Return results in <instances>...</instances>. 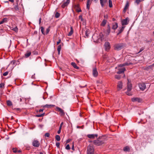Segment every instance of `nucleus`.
Returning <instances> with one entry per match:
<instances>
[{
    "mask_svg": "<svg viewBox=\"0 0 154 154\" xmlns=\"http://www.w3.org/2000/svg\"><path fill=\"white\" fill-rule=\"evenodd\" d=\"M131 64V63L126 62L118 65V67L116 68V69L117 68L118 70H119V71L117 72V73L119 74L124 73L126 69L125 68L122 67L124 66H128Z\"/></svg>",
    "mask_w": 154,
    "mask_h": 154,
    "instance_id": "nucleus-1",
    "label": "nucleus"
},
{
    "mask_svg": "<svg viewBox=\"0 0 154 154\" xmlns=\"http://www.w3.org/2000/svg\"><path fill=\"white\" fill-rule=\"evenodd\" d=\"M92 39L94 42L100 43L103 39V35L102 33H100L99 35L94 34L92 36Z\"/></svg>",
    "mask_w": 154,
    "mask_h": 154,
    "instance_id": "nucleus-2",
    "label": "nucleus"
},
{
    "mask_svg": "<svg viewBox=\"0 0 154 154\" xmlns=\"http://www.w3.org/2000/svg\"><path fill=\"white\" fill-rule=\"evenodd\" d=\"M103 138V137H99L97 140H94L93 143L94 144L97 146L101 145L105 142V140Z\"/></svg>",
    "mask_w": 154,
    "mask_h": 154,
    "instance_id": "nucleus-3",
    "label": "nucleus"
},
{
    "mask_svg": "<svg viewBox=\"0 0 154 154\" xmlns=\"http://www.w3.org/2000/svg\"><path fill=\"white\" fill-rule=\"evenodd\" d=\"M94 146L92 144H90L87 147V154H94Z\"/></svg>",
    "mask_w": 154,
    "mask_h": 154,
    "instance_id": "nucleus-4",
    "label": "nucleus"
},
{
    "mask_svg": "<svg viewBox=\"0 0 154 154\" xmlns=\"http://www.w3.org/2000/svg\"><path fill=\"white\" fill-rule=\"evenodd\" d=\"M124 46L123 43H117L115 44L114 46V49L115 50L119 51L123 48Z\"/></svg>",
    "mask_w": 154,
    "mask_h": 154,
    "instance_id": "nucleus-5",
    "label": "nucleus"
},
{
    "mask_svg": "<svg viewBox=\"0 0 154 154\" xmlns=\"http://www.w3.org/2000/svg\"><path fill=\"white\" fill-rule=\"evenodd\" d=\"M70 2V0H64L63 3L61 5L62 8H64L65 7L67 6Z\"/></svg>",
    "mask_w": 154,
    "mask_h": 154,
    "instance_id": "nucleus-6",
    "label": "nucleus"
},
{
    "mask_svg": "<svg viewBox=\"0 0 154 154\" xmlns=\"http://www.w3.org/2000/svg\"><path fill=\"white\" fill-rule=\"evenodd\" d=\"M105 50L106 51H108L110 48L111 47L110 43L109 42H106L104 44Z\"/></svg>",
    "mask_w": 154,
    "mask_h": 154,
    "instance_id": "nucleus-7",
    "label": "nucleus"
},
{
    "mask_svg": "<svg viewBox=\"0 0 154 154\" xmlns=\"http://www.w3.org/2000/svg\"><path fill=\"white\" fill-rule=\"evenodd\" d=\"M122 83L121 81H119L118 83V84L117 85V90L118 91H119L121 89H122Z\"/></svg>",
    "mask_w": 154,
    "mask_h": 154,
    "instance_id": "nucleus-8",
    "label": "nucleus"
},
{
    "mask_svg": "<svg viewBox=\"0 0 154 154\" xmlns=\"http://www.w3.org/2000/svg\"><path fill=\"white\" fill-rule=\"evenodd\" d=\"M146 85L144 83H141L139 84V87L140 90L143 91L146 88Z\"/></svg>",
    "mask_w": 154,
    "mask_h": 154,
    "instance_id": "nucleus-9",
    "label": "nucleus"
},
{
    "mask_svg": "<svg viewBox=\"0 0 154 154\" xmlns=\"http://www.w3.org/2000/svg\"><path fill=\"white\" fill-rule=\"evenodd\" d=\"M56 109L57 111L60 112V115L61 116H64L65 115V113L64 112L63 110L61 108L58 107H56Z\"/></svg>",
    "mask_w": 154,
    "mask_h": 154,
    "instance_id": "nucleus-10",
    "label": "nucleus"
},
{
    "mask_svg": "<svg viewBox=\"0 0 154 154\" xmlns=\"http://www.w3.org/2000/svg\"><path fill=\"white\" fill-rule=\"evenodd\" d=\"M128 18H126L125 19H123L122 21V25H126L128 24Z\"/></svg>",
    "mask_w": 154,
    "mask_h": 154,
    "instance_id": "nucleus-11",
    "label": "nucleus"
},
{
    "mask_svg": "<svg viewBox=\"0 0 154 154\" xmlns=\"http://www.w3.org/2000/svg\"><path fill=\"white\" fill-rule=\"evenodd\" d=\"M93 74L94 77H97L98 75V73L97 72V69L96 68H93Z\"/></svg>",
    "mask_w": 154,
    "mask_h": 154,
    "instance_id": "nucleus-12",
    "label": "nucleus"
},
{
    "mask_svg": "<svg viewBox=\"0 0 154 154\" xmlns=\"http://www.w3.org/2000/svg\"><path fill=\"white\" fill-rule=\"evenodd\" d=\"M98 136L97 134H89L87 135V137L89 138L94 139L95 137H97Z\"/></svg>",
    "mask_w": 154,
    "mask_h": 154,
    "instance_id": "nucleus-13",
    "label": "nucleus"
},
{
    "mask_svg": "<svg viewBox=\"0 0 154 154\" xmlns=\"http://www.w3.org/2000/svg\"><path fill=\"white\" fill-rule=\"evenodd\" d=\"M74 8L78 12H80L81 10L79 7V4L75 5H74Z\"/></svg>",
    "mask_w": 154,
    "mask_h": 154,
    "instance_id": "nucleus-14",
    "label": "nucleus"
},
{
    "mask_svg": "<svg viewBox=\"0 0 154 154\" xmlns=\"http://www.w3.org/2000/svg\"><path fill=\"white\" fill-rule=\"evenodd\" d=\"M131 100L133 102H140V98L138 97L133 98L131 99Z\"/></svg>",
    "mask_w": 154,
    "mask_h": 154,
    "instance_id": "nucleus-15",
    "label": "nucleus"
},
{
    "mask_svg": "<svg viewBox=\"0 0 154 154\" xmlns=\"http://www.w3.org/2000/svg\"><path fill=\"white\" fill-rule=\"evenodd\" d=\"M127 87L128 91H130L132 89V85L129 82V81H128V83Z\"/></svg>",
    "mask_w": 154,
    "mask_h": 154,
    "instance_id": "nucleus-16",
    "label": "nucleus"
},
{
    "mask_svg": "<svg viewBox=\"0 0 154 154\" xmlns=\"http://www.w3.org/2000/svg\"><path fill=\"white\" fill-rule=\"evenodd\" d=\"M100 4L102 7L104 6V4L107 2V0H100Z\"/></svg>",
    "mask_w": 154,
    "mask_h": 154,
    "instance_id": "nucleus-17",
    "label": "nucleus"
},
{
    "mask_svg": "<svg viewBox=\"0 0 154 154\" xmlns=\"http://www.w3.org/2000/svg\"><path fill=\"white\" fill-rule=\"evenodd\" d=\"M32 145L34 146L38 147V141L37 140L33 141L32 143Z\"/></svg>",
    "mask_w": 154,
    "mask_h": 154,
    "instance_id": "nucleus-18",
    "label": "nucleus"
},
{
    "mask_svg": "<svg viewBox=\"0 0 154 154\" xmlns=\"http://www.w3.org/2000/svg\"><path fill=\"white\" fill-rule=\"evenodd\" d=\"M106 32V33L107 35H108L110 33V28L109 25H108L107 26V29Z\"/></svg>",
    "mask_w": 154,
    "mask_h": 154,
    "instance_id": "nucleus-19",
    "label": "nucleus"
},
{
    "mask_svg": "<svg viewBox=\"0 0 154 154\" xmlns=\"http://www.w3.org/2000/svg\"><path fill=\"white\" fill-rule=\"evenodd\" d=\"M55 106L54 105H48L46 104V105H44L43 107H46L47 108H50L52 107H54Z\"/></svg>",
    "mask_w": 154,
    "mask_h": 154,
    "instance_id": "nucleus-20",
    "label": "nucleus"
},
{
    "mask_svg": "<svg viewBox=\"0 0 154 154\" xmlns=\"http://www.w3.org/2000/svg\"><path fill=\"white\" fill-rule=\"evenodd\" d=\"M71 64L75 68L77 69H79V67L77 66L76 64L75 63L72 62Z\"/></svg>",
    "mask_w": 154,
    "mask_h": 154,
    "instance_id": "nucleus-21",
    "label": "nucleus"
},
{
    "mask_svg": "<svg viewBox=\"0 0 154 154\" xmlns=\"http://www.w3.org/2000/svg\"><path fill=\"white\" fill-rule=\"evenodd\" d=\"M73 33V29L72 26L70 27V31L68 34V35L69 36H71Z\"/></svg>",
    "mask_w": 154,
    "mask_h": 154,
    "instance_id": "nucleus-22",
    "label": "nucleus"
},
{
    "mask_svg": "<svg viewBox=\"0 0 154 154\" xmlns=\"http://www.w3.org/2000/svg\"><path fill=\"white\" fill-rule=\"evenodd\" d=\"M118 27L117 23H115L112 25V29H116Z\"/></svg>",
    "mask_w": 154,
    "mask_h": 154,
    "instance_id": "nucleus-23",
    "label": "nucleus"
},
{
    "mask_svg": "<svg viewBox=\"0 0 154 154\" xmlns=\"http://www.w3.org/2000/svg\"><path fill=\"white\" fill-rule=\"evenodd\" d=\"M31 54V52L29 51H27V52L25 54V56L26 57H28Z\"/></svg>",
    "mask_w": 154,
    "mask_h": 154,
    "instance_id": "nucleus-24",
    "label": "nucleus"
},
{
    "mask_svg": "<svg viewBox=\"0 0 154 154\" xmlns=\"http://www.w3.org/2000/svg\"><path fill=\"white\" fill-rule=\"evenodd\" d=\"M106 20L104 19L101 24V26H104L106 23Z\"/></svg>",
    "mask_w": 154,
    "mask_h": 154,
    "instance_id": "nucleus-25",
    "label": "nucleus"
},
{
    "mask_svg": "<svg viewBox=\"0 0 154 154\" xmlns=\"http://www.w3.org/2000/svg\"><path fill=\"white\" fill-rule=\"evenodd\" d=\"M129 6V3L128 2H127L126 3L125 6V7L124 11H126V10L128 9Z\"/></svg>",
    "mask_w": 154,
    "mask_h": 154,
    "instance_id": "nucleus-26",
    "label": "nucleus"
},
{
    "mask_svg": "<svg viewBox=\"0 0 154 154\" xmlns=\"http://www.w3.org/2000/svg\"><path fill=\"white\" fill-rule=\"evenodd\" d=\"M130 149L128 146H126L124 147L123 148V150L124 151L127 152L129 151Z\"/></svg>",
    "mask_w": 154,
    "mask_h": 154,
    "instance_id": "nucleus-27",
    "label": "nucleus"
},
{
    "mask_svg": "<svg viewBox=\"0 0 154 154\" xmlns=\"http://www.w3.org/2000/svg\"><path fill=\"white\" fill-rule=\"evenodd\" d=\"M7 105L9 106H11L12 105L11 102L9 100L7 101Z\"/></svg>",
    "mask_w": 154,
    "mask_h": 154,
    "instance_id": "nucleus-28",
    "label": "nucleus"
},
{
    "mask_svg": "<svg viewBox=\"0 0 154 154\" xmlns=\"http://www.w3.org/2000/svg\"><path fill=\"white\" fill-rule=\"evenodd\" d=\"M61 45L60 44L58 45L57 47V51H58V54H59L60 53V51L61 49Z\"/></svg>",
    "mask_w": 154,
    "mask_h": 154,
    "instance_id": "nucleus-29",
    "label": "nucleus"
},
{
    "mask_svg": "<svg viewBox=\"0 0 154 154\" xmlns=\"http://www.w3.org/2000/svg\"><path fill=\"white\" fill-rule=\"evenodd\" d=\"M44 28L43 27H41V32L43 35H45V32L44 31Z\"/></svg>",
    "mask_w": 154,
    "mask_h": 154,
    "instance_id": "nucleus-30",
    "label": "nucleus"
},
{
    "mask_svg": "<svg viewBox=\"0 0 154 154\" xmlns=\"http://www.w3.org/2000/svg\"><path fill=\"white\" fill-rule=\"evenodd\" d=\"M109 5L110 8L112 7V4L111 0H109Z\"/></svg>",
    "mask_w": 154,
    "mask_h": 154,
    "instance_id": "nucleus-31",
    "label": "nucleus"
},
{
    "mask_svg": "<svg viewBox=\"0 0 154 154\" xmlns=\"http://www.w3.org/2000/svg\"><path fill=\"white\" fill-rule=\"evenodd\" d=\"M89 34V32L88 30H86L85 32V35L86 37L88 38V35Z\"/></svg>",
    "mask_w": 154,
    "mask_h": 154,
    "instance_id": "nucleus-32",
    "label": "nucleus"
},
{
    "mask_svg": "<svg viewBox=\"0 0 154 154\" xmlns=\"http://www.w3.org/2000/svg\"><path fill=\"white\" fill-rule=\"evenodd\" d=\"M56 139L58 141H59L60 140V136L58 135H56L55 137Z\"/></svg>",
    "mask_w": 154,
    "mask_h": 154,
    "instance_id": "nucleus-33",
    "label": "nucleus"
},
{
    "mask_svg": "<svg viewBox=\"0 0 154 154\" xmlns=\"http://www.w3.org/2000/svg\"><path fill=\"white\" fill-rule=\"evenodd\" d=\"M151 68V66L150 65L145 67L144 68V69L146 70H148L149 69Z\"/></svg>",
    "mask_w": 154,
    "mask_h": 154,
    "instance_id": "nucleus-34",
    "label": "nucleus"
},
{
    "mask_svg": "<svg viewBox=\"0 0 154 154\" xmlns=\"http://www.w3.org/2000/svg\"><path fill=\"white\" fill-rule=\"evenodd\" d=\"M8 21V18H4L2 21V22L3 23L5 22H7Z\"/></svg>",
    "mask_w": 154,
    "mask_h": 154,
    "instance_id": "nucleus-35",
    "label": "nucleus"
},
{
    "mask_svg": "<svg viewBox=\"0 0 154 154\" xmlns=\"http://www.w3.org/2000/svg\"><path fill=\"white\" fill-rule=\"evenodd\" d=\"M60 16V14L58 13L57 12L56 14H55V17L56 18H58Z\"/></svg>",
    "mask_w": 154,
    "mask_h": 154,
    "instance_id": "nucleus-36",
    "label": "nucleus"
},
{
    "mask_svg": "<svg viewBox=\"0 0 154 154\" xmlns=\"http://www.w3.org/2000/svg\"><path fill=\"white\" fill-rule=\"evenodd\" d=\"M115 78L118 79H120L121 78V76L119 75H115Z\"/></svg>",
    "mask_w": 154,
    "mask_h": 154,
    "instance_id": "nucleus-37",
    "label": "nucleus"
},
{
    "mask_svg": "<svg viewBox=\"0 0 154 154\" xmlns=\"http://www.w3.org/2000/svg\"><path fill=\"white\" fill-rule=\"evenodd\" d=\"M13 152L14 153H17V149L16 148H13L12 149Z\"/></svg>",
    "mask_w": 154,
    "mask_h": 154,
    "instance_id": "nucleus-38",
    "label": "nucleus"
},
{
    "mask_svg": "<svg viewBox=\"0 0 154 154\" xmlns=\"http://www.w3.org/2000/svg\"><path fill=\"white\" fill-rule=\"evenodd\" d=\"M12 29L15 32H17V31L18 29L17 28V27L16 26L13 29Z\"/></svg>",
    "mask_w": 154,
    "mask_h": 154,
    "instance_id": "nucleus-39",
    "label": "nucleus"
},
{
    "mask_svg": "<svg viewBox=\"0 0 154 154\" xmlns=\"http://www.w3.org/2000/svg\"><path fill=\"white\" fill-rule=\"evenodd\" d=\"M5 84L4 83H2L0 84V87L1 88H3L4 87Z\"/></svg>",
    "mask_w": 154,
    "mask_h": 154,
    "instance_id": "nucleus-40",
    "label": "nucleus"
},
{
    "mask_svg": "<svg viewBox=\"0 0 154 154\" xmlns=\"http://www.w3.org/2000/svg\"><path fill=\"white\" fill-rule=\"evenodd\" d=\"M45 136L46 137H49L50 136V134L48 133H46Z\"/></svg>",
    "mask_w": 154,
    "mask_h": 154,
    "instance_id": "nucleus-41",
    "label": "nucleus"
},
{
    "mask_svg": "<svg viewBox=\"0 0 154 154\" xmlns=\"http://www.w3.org/2000/svg\"><path fill=\"white\" fill-rule=\"evenodd\" d=\"M66 149L67 150H69V149H70V148L69 146V144H67L66 145Z\"/></svg>",
    "mask_w": 154,
    "mask_h": 154,
    "instance_id": "nucleus-42",
    "label": "nucleus"
},
{
    "mask_svg": "<svg viewBox=\"0 0 154 154\" xmlns=\"http://www.w3.org/2000/svg\"><path fill=\"white\" fill-rule=\"evenodd\" d=\"M14 8L16 10H18L19 9L18 6L17 5H15Z\"/></svg>",
    "mask_w": 154,
    "mask_h": 154,
    "instance_id": "nucleus-43",
    "label": "nucleus"
},
{
    "mask_svg": "<svg viewBox=\"0 0 154 154\" xmlns=\"http://www.w3.org/2000/svg\"><path fill=\"white\" fill-rule=\"evenodd\" d=\"M8 72L7 71L5 72L3 74V75L4 76H6L8 74Z\"/></svg>",
    "mask_w": 154,
    "mask_h": 154,
    "instance_id": "nucleus-44",
    "label": "nucleus"
},
{
    "mask_svg": "<svg viewBox=\"0 0 154 154\" xmlns=\"http://www.w3.org/2000/svg\"><path fill=\"white\" fill-rule=\"evenodd\" d=\"M140 2L141 1L140 0H136L135 2L137 4H139Z\"/></svg>",
    "mask_w": 154,
    "mask_h": 154,
    "instance_id": "nucleus-45",
    "label": "nucleus"
},
{
    "mask_svg": "<svg viewBox=\"0 0 154 154\" xmlns=\"http://www.w3.org/2000/svg\"><path fill=\"white\" fill-rule=\"evenodd\" d=\"M123 31V30L122 29H121L119 30V32L117 34V35H118L119 34L121 33Z\"/></svg>",
    "mask_w": 154,
    "mask_h": 154,
    "instance_id": "nucleus-46",
    "label": "nucleus"
},
{
    "mask_svg": "<svg viewBox=\"0 0 154 154\" xmlns=\"http://www.w3.org/2000/svg\"><path fill=\"white\" fill-rule=\"evenodd\" d=\"M92 1V0H88L87 3V4H90L91 3V1Z\"/></svg>",
    "mask_w": 154,
    "mask_h": 154,
    "instance_id": "nucleus-47",
    "label": "nucleus"
},
{
    "mask_svg": "<svg viewBox=\"0 0 154 154\" xmlns=\"http://www.w3.org/2000/svg\"><path fill=\"white\" fill-rule=\"evenodd\" d=\"M92 1V0H88L87 3V4H90L91 3V1Z\"/></svg>",
    "mask_w": 154,
    "mask_h": 154,
    "instance_id": "nucleus-48",
    "label": "nucleus"
},
{
    "mask_svg": "<svg viewBox=\"0 0 154 154\" xmlns=\"http://www.w3.org/2000/svg\"><path fill=\"white\" fill-rule=\"evenodd\" d=\"M63 122H62L60 124V127H59L60 129H61V128H62V125H63Z\"/></svg>",
    "mask_w": 154,
    "mask_h": 154,
    "instance_id": "nucleus-49",
    "label": "nucleus"
},
{
    "mask_svg": "<svg viewBox=\"0 0 154 154\" xmlns=\"http://www.w3.org/2000/svg\"><path fill=\"white\" fill-rule=\"evenodd\" d=\"M49 31V29H47L46 30V31L45 32V34H47L48 33Z\"/></svg>",
    "mask_w": 154,
    "mask_h": 154,
    "instance_id": "nucleus-50",
    "label": "nucleus"
},
{
    "mask_svg": "<svg viewBox=\"0 0 154 154\" xmlns=\"http://www.w3.org/2000/svg\"><path fill=\"white\" fill-rule=\"evenodd\" d=\"M144 48H143V47H142V48L140 50L139 52H138V53H139L140 52H141V51H142L144 49Z\"/></svg>",
    "mask_w": 154,
    "mask_h": 154,
    "instance_id": "nucleus-51",
    "label": "nucleus"
},
{
    "mask_svg": "<svg viewBox=\"0 0 154 154\" xmlns=\"http://www.w3.org/2000/svg\"><path fill=\"white\" fill-rule=\"evenodd\" d=\"M60 143L57 142L56 143V146L58 147L59 148L60 146Z\"/></svg>",
    "mask_w": 154,
    "mask_h": 154,
    "instance_id": "nucleus-52",
    "label": "nucleus"
},
{
    "mask_svg": "<svg viewBox=\"0 0 154 154\" xmlns=\"http://www.w3.org/2000/svg\"><path fill=\"white\" fill-rule=\"evenodd\" d=\"M45 115V113H43L41 114H39V117H41L42 116H43Z\"/></svg>",
    "mask_w": 154,
    "mask_h": 154,
    "instance_id": "nucleus-53",
    "label": "nucleus"
},
{
    "mask_svg": "<svg viewBox=\"0 0 154 154\" xmlns=\"http://www.w3.org/2000/svg\"><path fill=\"white\" fill-rule=\"evenodd\" d=\"M90 4H87V8L89 10L90 8Z\"/></svg>",
    "mask_w": 154,
    "mask_h": 154,
    "instance_id": "nucleus-54",
    "label": "nucleus"
},
{
    "mask_svg": "<svg viewBox=\"0 0 154 154\" xmlns=\"http://www.w3.org/2000/svg\"><path fill=\"white\" fill-rule=\"evenodd\" d=\"M129 92V91H128L127 92V94L129 96H131V92Z\"/></svg>",
    "mask_w": 154,
    "mask_h": 154,
    "instance_id": "nucleus-55",
    "label": "nucleus"
},
{
    "mask_svg": "<svg viewBox=\"0 0 154 154\" xmlns=\"http://www.w3.org/2000/svg\"><path fill=\"white\" fill-rule=\"evenodd\" d=\"M61 40L60 39L58 42H57V45H58L61 42Z\"/></svg>",
    "mask_w": 154,
    "mask_h": 154,
    "instance_id": "nucleus-56",
    "label": "nucleus"
},
{
    "mask_svg": "<svg viewBox=\"0 0 154 154\" xmlns=\"http://www.w3.org/2000/svg\"><path fill=\"white\" fill-rule=\"evenodd\" d=\"M152 41V40L151 39L150 40H146V41H145V42L146 43H148V42H151Z\"/></svg>",
    "mask_w": 154,
    "mask_h": 154,
    "instance_id": "nucleus-57",
    "label": "nucleus"
},
{
    "mask_svg": "<svg viewBox=\"0 0 154 154\" xmlns=\"http://www.w3.org/2000/svg\"><path fill=\"white\" fill-rule=\"evenodd\" d=\"M61 130V129L59 128V130H58V131H57V133L58 134H60V133Z\"/></svg>",
    "mask_w": 154,
    "mask_h": 154,
    "instance_id": "nucleus-58",
    "label": "nucleus"
},
{
    "mask_svg": "<svg viewBox=\"0 0 154 154\" xmlns=\"http://www.w3.org/2000/svg\"><path fill=\"white\" fill-rule=\"evenodd\" d=\"M33 53L34 54H38V52L37 51H34L33 52Z\"/></svg>",
    "mask_w": 154,
    "mask_h": 154,
    "instance_id": "nucleus-59",
    "label": "nucleus"
},
{
    "mask_svg": "<svg viewBox=\"0 0 154 154\" xmlns=\"http://www.w3.org/2000/svg\"><path fill=\"white\" fill-rule=\"evenodd\" d=\"M21 152V150H17V153H20Z\"/></svg>",
    "mask_w": 154,
    "mask_h": 154,
    "instance_id": "nucleus-60",
    "label": "nucleus"
},
{
    "mask_svg": "<svg viewBox=\"0 0 154 154\" xmlns=\"http://www.w3.org/2000/svg\"><path fill=\"white\" fill-rule=\"evenodd\" d=\"M104 17L105 18H108V15H105Z\"/></svg>",
    "mask_w": 154,
    "mask_h": 154,
    "instance_id": "nucleus-61",
    "label": "nucleus"
},
{
    "mask_svg": "<svg viewBox=\"0 0 154 154\" xmlns=\"http://www.w3.org/2000/svg\"><path fill=\"white\" fill-rule=\"evenodd\" d=\"M44 110V109H39V112H42Z\"/></svg>",
    "mask_w": 154,
    "mask_h": 154,
    "instance_id": "nucleus-62",
    "label": "nucleus"
},
{
    "mask_svg": "<svg viewBox=\"0 0 154 154\" xmlns=\"http://www.w3.org/2000/svg\"><path fill=\"white\" fill-rule=\"evenodd\" d=\"M125 27V26H123L122 27V28L121 29H122V30H123Z\"/></svg>",
    "mask_w": 154,
    "mask_h": 154,
    "instance_id": "nucleus-63",
    "label": "nucleus"
},
{
    "mask_svg": "<svg viewBox=\"0 0 154 154\" xmlns=\"http://www.w3.org/2000/svg\"><path fill=\"white\" fill-rule=\"evenodd\" d=\"M150 66H151V68H152V67L154 66V63H153L151 65H150Z\"/></svg>",
    "mask_w": 154,
    "mask_h": 154,
    "instance_id": "nucleus-64",
    "label": "nucleus"
}]
</instances>
